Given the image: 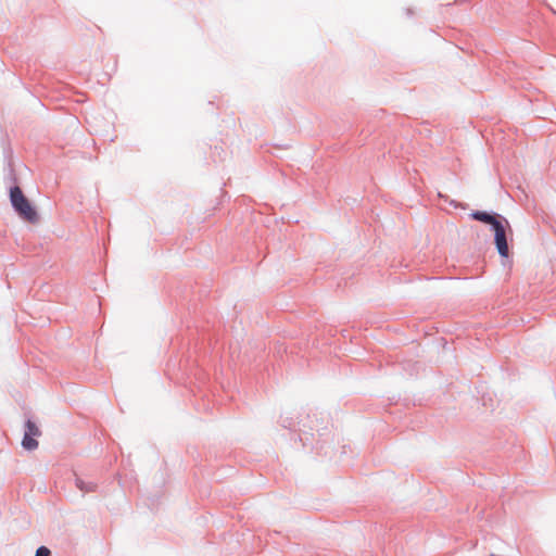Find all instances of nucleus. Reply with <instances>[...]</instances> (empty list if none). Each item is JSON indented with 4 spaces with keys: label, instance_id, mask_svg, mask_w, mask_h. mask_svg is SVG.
Instances as JSON below:
<instances>
[{
    "label": "nucleus",
    "instance_id": "nucleus-1",
    "mask_svg": "<svg viewBox=\"0 0 556 556\" xmlns=\"http://www.w3.org/2000/svg\"><path fill=\"white\" fill-rule=\"evenodd\" d=\"M10 199L13 207L22 219L30 224L38 223L39 216L37 211L24 195L20 187H14L11 189Z\"/></svg>",
    "mask_w": 556,
    "mask_h": 556
},
{
    "label": "nucleus",
    "instance_id": "nucleus-2",
    "mask_svg": "<svg viewBox=\"0 0 556 556\" xmlns=\"http://www.w3.org/2000/svg\"><path fill=\"white\" fill-rule=\"evenodd\" d=\"M493 230L495 233L496 249H497L500 255L503 257H507L509 250H508V244H507V240H506V230H505L504 225L502 223L496 224L495 227L493 228Z\"/></svg>",
    "mask_w": 556,
    "mask_h": 556
},
{
    "label": "nucleus",
    "instance_id": "nucleus-3",
    "mask_svg": "<svg viewBox=\"0 0 556 556\" xmlns=\"http://www.w3.org/2000/svg\"><path fill=\"white\" fill-rule=\"evenodd\" d=\"M472 217L476 220L483 222L485 224L492 225L493 228L495 227L496 224L501 223L498 219H496L495 216L490 215V214H488L485 212H476V213L472 214Z\"/></svg>",
    "mask_w": 556,
    "mask_h": 556
},
{
    "label": "nucleus",
    "instance_id": "nucleus-4",
    "mask_svg": "<svg viewBox=\"0 0 556 556\" xmlns=\"http://www.w3.org/2000/svg\"><path fill=\"white\" fill-rule=\"evenodd\" d=\"M76 486L84 493L94 492L97 490V484L92 482L87 483L79 478L76 479Z\"/></svg>",
    "mask_w": 556,
    "mask_h": 556
},
{
    "label": "nucleus",
    "instance_id": "nucleus-5",
    "mask_svg": "<svg viewBox=\"0 0 556 556\" xmlns=\"http://www.w3.org/2000/svg\"><path fill=\"white\" fill-rule=\"evenodd\" d=\"M22 445L26 450H35L38 446V442L37 440H35V437L25 433L24 439L22 441Z\"/></svg>",
    "mask_w": 556,
    "mask_h": 556
},
{
    "label": "nucleus",
    "instance_id": "nucleus-6",
    "mask_svg": "<svg viewBox=\"0 0 556 556\" xmlns=\"http://www.w3.org/2000/svg\"><path fill=\"white\" fill-rule=\"evenodd\" d=\"M26 434H29L31 437H38L40 435V430L38 429V427L30 420H28L26 422V431H25Z\"/></svg>",
    "mask_w": 556,
    "mask_h": 556
},
{
    "label": "nucleus",
    "instance_id": "nucleus-7",
    "mask_svg": "<svg viewBox=\"0 0 556 556\" xmlns=\"http://www.w3.org/2000/svg\"><path fill=\"white\" fill-rule=\"evenodd\" d=\"M35 556H51V553L49 548H47L46 546H41L37 549Z\"/></svg>",
    "mask_w": 556,
    "mask_h": 556
}]
</instances>
